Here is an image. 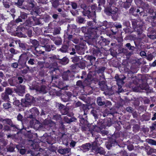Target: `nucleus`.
Instances as JSON below:
<instances>
[{
	"label": "nucleus",
	"instance_id": "obj_1",
	"mask_svg": "<svg viewBox=\"0 0 156 156\" xmlns=\"http://www.w3.org/2000/svg\"><path fill=\"white\" fill-rule=\"evenodd\" d=\"M94 142H92V152L99 153L100 154H105V152L103 148L98 147V146L100 145L102 143V141L101 138L98 137H95Z\"/></svg>",
	"mask_w": 156,
	"mask_h": 156
},
{
	"label": "nucleus",
	"instance_id": "obj_2",
	"mask_svg": "<svg viewBox=\"0 0 156 156\" xmlns=\"http://www.w3.org/2000/svg\"><path fill=\"white\" fill-rule=\"evenodd\" d=\"M105 127L106 125L104 124L99 122L98 124V126L91 125L89 129L91 131V133L93 136H94V133L93 131L101 133L103 136H104L108 133V131L102 129H103L105 128Z\"/></svg>",
	"mask_w": 156,
	"mask_h": 156
},
{
	"label": "nucleus",
	"instance_id": "obj_3",
	"mask_svg": "<svg viewBox=\"0 0 156 156\" xmlns=\"http://www.w3.org/2000/svg\"><path fill=\"white\" fill-rule=\"evenodd\" d=\"M123 41L122 38L121 37H118V42L119 43L118 44V47L119 48H118V51L119 52L118 54L122 53L124 54H126V55H131L133 54V51H129L127 49L123 48L122 43Z\"/></svg>",
	"mask_w": 156,
	"mask_h": 156
},
{
	"label": "nucleus",
	"instance_id": "obj_4",
	"mask_svg": "<svg viewBox=\"0 0 156 156\" xmlns=\"http://www.w3.org/2000/svg\"><path fill=\"white\" fill-rule=\"evenodd\" d=\"M96 7L94 5L86 8L83 12V14L85 16H87L88 18L89 17L93 16L95 15V9Z\"/></svg>",
	"mask_w": 156,
	"mask_h": 156
},
{
	"label": "nucleus",
	"instance_id": "obj_5",
	"mask_svg": "<svg viewBox=\"0 0 156 156\" xmlns=\"http://www.w3.org/2000/svg\"><path fill=\"white\" fill-rule=\"evenodd\" d=\"M33 97L30 96L28 94L26 95V99L25 101L24 100L22 101L23 105H25L26 107L29 106L31 105L32 102H33Z\"/></svg>",
	"mask_w": 156,
	"mask_h": 156
},
{
	"label": "nucleus",
	"instance_id": "obj_6",
	"mask_svg": "<svg viewBox=\"0 0 156 156\" xmlns=\"http://www.w3.org/2000/svg\"><path fill=\"white\" fill-rule=\"evenodd\" d=\"M139 22L136 20H133L132 21V23L133 27L135 31H136L138 35L142 33V30L140 28L139 29H138L137 27H138L137 23Z\"/></svg>",
	"mask_w": 156,
	"mask_h": 156
},
{
	"label": "nucleus",
	"instance_id": "obj_7",
	"mask_svg": "<svg viewBox=\"0 0 156 156\" xmlns=\"http://www.w3.org/2000/svg\"><path fill=\"white\" fill-rule=\"evenodd\" d=\"M126 77L123 76L122 77L118 76V86H119V88L120 87H121L122 85L124 84V82H123V80Z\"/></svg>",
	"mask_w": 156,
	"mask_h": 156
},
{
	"label": "nucleus",
	"instance_id": "obj_8",
	"mask_svg": "<svg viewBox=\"0 0 156 156\" xmlns=\"http://www.w3.org/2000/svg\"><path fill=\"white\" fill-rule=\"evenodd\" d=\"M36 90L39 91L40 93L45 94L48 90L47 88L44 86H42L41 87L38 88L36 89Z\"/></svg>",
	"mask_w": 156,
	"mask_h": 156
},
{
	"label": "nucleus",
	"instance_id": "obj_9",
	"mask_svg": "<svg viewBox=\"0 0 156 156\" xmlns=\"http://www.w3.org/2000/svg\"><path fill=\"white\" fill-rule=\"evenodd\" d=\"M70 151V149L68 148H60L59 149L58 151V152L62 154L68 153Z\"/></svg>",
	"mask_w": 156,
	"mask_h": 156
},
{
	"label": "nucleus",
	"instance_id": "obj_10",
	"mask_svg": "<svg viewBox=\"0 0 156 156\" xmlns=\"http://www.w3.org/2000/svg\"><path fill=\"white\" fill-rule=\"evenodd\" d=\"M119 5H120V6L121 7H123L125 8H127L129 7L130 5V4L129 2H119Z\"/></svg>",
	"mask_w": 156,
	"mask_h": 156
},
{
	"label": "nucleus",
	"instance_id": "obj_11",
	"mask_svg": "<svg viewBox=\"0 0 156 156\" xmlns=\"http://www.w3.org/2000/svg\"><path fill=\"white\" fill-rule=\"evenodd\" d=\"M116 8L115 7L114 5H112L110 7L109 12L112 14V17L115 16V15H116Z\"/></svg>",
	"mask_w": 156,
	"mask_h": 156
},
{
	"label": "nucleus",
	"instance_id": "obj_12",
	"mask_svg": "<svg viewBox=\"0 0 156 156\" xmlns=\"http://www.w3.org/2000/svg\"><path fill=\"white\" fill-rule=\"evenodd\" d=\"M30 111L33 116L37 115L39 114L38 111L36 108H32Z\"/></svg>",
	"mask_w": 156,
	"mask_h": 156
},
{
	"label": "nucleus",
	"instance_id": "obj_13",
	"mask_svg": "<svg viewBox=\"0 0 156 156\" xmlns=\"http://www.w3.org/2000/svg\"><path fill=\"white\" fill-rule=\"evenodd\" d=\"M82 147L84 151H89L90 148H92V143L91 144L90 143H87L83 145Z\"/></svg>",
	"mask_w": 156,
	"mask_h": 156
},
{
	"label": "nucleus",
	"instance_id": "obj_14",
	"mask_svg": "<svg viewBox=\"0 0 156 156\" xmlns=\"http://www.w3.org/2000/svg\"><path fill=\"white\" fill-rule=\"evenodd\" d=\"M139 87L141 89L146 90H148L149 88L148 85L146 83H142L140 85Z\"/></svg>",
	"mask_w": 156,
	"mask_h": 156
},
{
	"label": "nucleus",
	"instance_id": "obj_15",
	"mask_svg": "<svg viewBox=\"0 0 156 156\" xmlns=\"http://www.w3.org/2000/svg\"><path fill=\"white\" fill-rule=\"evenodd\" d=\"M146 141L152 145L156 146V141L154 140L151 139H148L146 140Z\"/></svg>",
	"mask_w": 156,
	"mask_h": 156
},
{
	"label": "nucleus",
	"instance_id": "obj_16",
	"mask_svg": "<svg viewBox=\"0 0 156 156\" xmlns=\"http://www.w3.org/2000/svg\"><path fill=\"white\" fill-rule=\"evenodd\" d=\"M151 21L152 22L156 23V12H154L152 16H150Z\"/></svg>",
	"mask_w": 156,
	"mask_h": 156
},
{
	"label": "nucleus",
	"instance_id": "obj_17",
	"mask_svg": "<svg viewBox=\"0 0 156 156\" xmlns=\"http://www.w3.org/2000/svg\"><path fill=\"white\" fill-rule=\"evenodd\" d=\"M97 102L98 105H102L105 104L104 101H101V99L100 97H98L97 99Z\"/></svg>",
	"mask_w": 156,
	"mask_h": 156
},
{
	"label": "nucleus",
	"instance_id": "obj_18",
	"mask_svg": "<svg viewBox=\"0 0 156 156\" xmlns=\"http://www.w3.org/2000/svg\"><path fill=\"white\" fill-rule=\"evenodd\" d=\"M88 31L89 32H90L91 34H97L98 31L97 29H94V28L88 29Z\"/></svg>",
	"mask_w": 156,
	"mask_h": 156
},
{
	"label": "nucleus",
	"instance_id": "obj_19",
	"mask_svg": "<svg viewBox=\"0 0 156 156\" xmlns=\"http://www.w3.org/2000/svg\"><path fill=\"white\" fill-rule=\"evenodd\" d=\"M147 59L149 61H151L152 60L154 57V56L153 55L151 54H147V55L146 56Z\"/></svg>",
	"mask_w": 156,
	"mask_h": 156
},
{
	"label": "nucleus",
	"instance_id": "obj_20",
	"mask_svg": "<svg viewBox=\"0 0 156 156\" xmlns=\"http://www.w3.org/2000/svg\"><path fill=\"white\" fill-rule=\"evenodd\" d=\"M153 153H156V149L151 148L147 152L148 154H151Z\"/></svg>",
	"mask_w": 156,
	"mask_h": 156
},
{
	"label": "nucleus",
	"instance_id": "obj_21",
	"mask_svg": "<svg viewBox=\"0 0 156 156\" xmlns=\"http://www.w3.org/2000/svg\"><path fill=\"white\" fill-rule=\"evenodd\" d=\"M77 21L80 23H83L85 20L83 18H82L81 17H79L77 18Z\"/></svg>",
	"mask_w": 156,
	"mask_h": 156
},
{
	"label": "nucleus",
	"instance_id": "obj_22",
	"mask_svg": "<svg viewBox=\"0 0 156 156\" xmlns=\"http://www.w3.org/2000/svg\"><path fill=\"white\" fill-rule=\"evenodd\" d=\"M3 106L4 108L5 109H9L11 107V104L9 103H4L3 104Z\"/></svg>",
	"mask_w": 156,
	"mask_h": 156
},
{
	"label": "nucleus",
	"instance_id": "obj_23",
	"mask_svg": "<svg viewBox=\"0 0 156 156\" xmlns=\"http://www.w3.org/2000/svg\"><path fill=\"white\" fill-rule=\"evenodd\" d=\"M7 94H3L2 95V98L5 100H7L8 101L9 97L8 95H7Z\"/></svg>",
	"mask_w": 156,
	"mask_h": 156
},
{
	"label": "nucleus",
	"instance_id": "obj_24",
	"mask_svg": "<svg viewBox=\"0 0 156 156\" xmlns=\"http://www.w3.org/2000/svg\"><path fill=\"white\" fill-rule=\"evenodd\" d=\"M3 121L9 125L12 126V123L11 120L9 119H6L3 120Z\"/></svg>",
	"mask_w": 156,
	"mask_h": 156
},
{
	"label": "nucleus",
	"instance_id": "obj_25",
	"mask_svg": "<svg viewBox=\"0 0 156 156\" xmlns=\"http://www.w3.org/2000/svg\"><path fill=\"white\" fill-rule=\"evenodd\" d=\"M119 154L121 156H128V154L126 152L124 151H122L120 152Z\"/></svg>",
	"mask_w": 156,
	"mask_h": 156
},
{
	"label": "nucleus",
	"instance_id": "obj_26",
	"mask_svg": "<svg viewBox=\"0 0 156 156\" xmlns=\"http://www.w3.org/2000/svg\"><path fill=\"white\" fill-rule=\"evenodd\" d=\"M53 119L56 120H60L61 119V115H56L53 116Z\"/></svg>",
	"mask_w": 156,
	"mask_h": 156
},
{
	"label": "nucleus",
	"instance_id": "obj_27",
	"mask_svg": "<svg viewBox=\"0 0 156 156\" xmlns=\"http://www.w3.org/2000/svg\"><path fill=\"white\" fill-rule=\"evenodd\" d=\"M5 92L7 94H12V91L11 89L9 88H7L5 89Z\"/></svg>",
	"mask_w": 156,
	"mask_h": 156
},
{
	"label": "nucleus",
	"instance_id": "obj_28",
	"mask_svg": "<svg viewBox=\"0 0 156 156\" xmlns=\"http://www.w3.org/2000/svg\"><path fill=\"white\" fill-rule=\"evenodd\" d=\"M20 17L22 19H25L27 17V14L24 12H21V13Z\"/></svg>",
	"mask_w": 156,
	"mask_h": 156
},
{
	"label": "nucleus",
	"instance_id": "obj_29",
	"mask_svg": "<svg viewBox=\"0 0 156 156\" xmlns=\"http://www.w3.org/2000/svg\"><path fill=\"white\" fill-rule=\"evenodd\" d=\"M13 100L15 101L13 102V105H20V101L18 100H16L15 98H14L13 99Z\"/></svg>",
	"mask_w": 156,
	"mask_h": 156
},
{
	"label": "nucleus",
	"instance_id": "obj_30",
	"mask_svg": "<svg viewBox=\"0 0 156 156\" xmlns=\"http://www.w3.org/2000/svg\"><path fill=\"white\" fill-rule=\"evenodd\" d=\"M62 78L64 80H67L68 79V76L67 73H64L62 75Z\"/></svg>",
	"mask_w": 156,
	"mask_h": 156
},
{
	"label": "nucleus",
	"instance_id": "obj_31",
	"mask_svg": "<svg viewBox=\"0 0 156 156\" xmlns=\"http://www.w3.org/2000/svg\"><path fill=\"white\" fill-rule=\"evenodd\" d=\"M126 110L127 112H130V113H133V108L130 107H128L126 108Z\"/></svg>",
	"mask_w": 156,
	"mask_h": 156
},
{
	"label": "nucleus",
	"instance_id": "obj_32",
	"mask_svg": "<svg viewBox=\"0 0 156 156\" xmlns=\"http://www.w3.org/2000/svg\"><path fill=\"white\" fill-rule=\"evenodd\" d=\"M62 61L63 62V64H66L68 62L69 60L67 58L65 57L63 58Z\"/></svg>",
	"mask_w": 156,
	"mask_h": 156
},
{
	"label": "nucleus",
	"instance_id": "obj_33",
	"mask_svg": "<svg viewBox=\"0 0 156 156\" xmlns=\"http://www.w3.org/2000/svg\"><path fill=\"white\" fill-rule=\"evenodd\" d=\"M41 47L42 48H45L46 50V51H50L51 50L50 47L48 45H47L45 46V47H43L42 46V47Z\"/></svg>",
	"mask_w": 156,
	"mask_h": 156
},
{
	"label": "nucleus",
	"instance_id": "obj_34",
	"mask_svg": "<svg viewBox=\"0 0 156 156\" xmlns=\"http://www.w3.org/2000/svg\"><path fill=\"white\" fill-rule=\"evenodd\" d=\"M134 146L132 144L127 146V148L129 151H131L134 149Z\"/></svg>",
	"mask_w": 156,
	"mask_h": 156
},
{
	"label": "nucleus",
	"instance_id": "obj_35",
	"mask_svg": "<svg viewBox=\"0 0 156 156\" xmlns=\"http://www.w3.org/2000/svg\"><path fill=\"white\" fill-rule=\"evenodd\" d=\"M91 113L93 114L94 116L96 118L97 117V115L96 114V111L95 110H93L91 112Z\"/></svg>",
	"mask_w": 156,
	"mask_h": 156
},
{
	"label": "nucleus",
	"instance_id": "obj_36",
	"mask_svg": "<svg viewBox=\"0 0 156 156\" xmlns=\"http://www.w3.org/2000/svg\"><path fill=\"white\" fill-rule=\"evenodd\" d=\"M72 6L73 9H75L77 8V5L76 3L74 2H72Z\"/></svg>",
	"mask_w": 156,
	"mask_h": 156
},
{
	"label": "nucleus",
	"instance_id": "obj_37",
	"mask_svg": "<svg viewBox=\"0 0 156 156\" xmlns=\"http://www.w3.org/2000/svg\"><path fill=\"white\" fill-rule=\"evenodd\" d=\"M28 63L31 65L34 64V60L33 59H30L28 61Z\"/></svg>",
	"mask_w": 156,
	"mask_h": 156
},
{
	"label": "nucleus",
	"instance_id": "obj_38",
	"mask_svg": "<svg viewBox=\"0 0 156 156\" xmlns=\"http://www.w3.org/2000/svg\"><path fill=\"white\" fill-rule=\"evenodd\" d=\"M14 149L13 147L10 146L8 148L7 150L9 151L12 152L14 151Z\"/></svg>",
	"mask_w": 156,
	"mask_h": 156
},
{
	"label": "nucleus",
	"instance_id": "obj_39",
	"mask_svg": "<svg viewBox=\"0 0 156 156\" xmlns=\"http://www.w3.org/2000/svg\"><path fill=\"white\" fill-rule=\"evenodd\" d=\"M106 146L107 148L109 149H110L111 147L112 146V143L110 144H109L108 143L106 144Z\"/></svg>",
	"mask_w": 156,
	"mask_h": 156
},
{
	"label": "nucleus",
	"instance_id": "obj_40",
	"mask_svg": "<svg viewBox=\"0 0 156 156\" xmlns=\"http://www.w3.org/2000/svg\"><path fill=\"white\" fill-rule=\"evenodd\" d=\"M26 152V150L24 149H21L20 150V153L22 154H25Z\"/></svg>",
	"mask_w": 156,
	"mask_h": 156
},
{
	"label": "nucleus",
	"instance_id": "obj_41",
	"mask_svg": "<svg viewBox=\"0 0 156 156\" xmlns=\"http://www.w3.org/2000/svg\"><path fill=\"white\" fill-rule=\"evenodd\" d=\"M18 81L20 83H21L23 82V78L22 77H19L18 78Z\"/></svg>",
	"mask_w": 156,
	"mask_h": 156
},
{
	"label": "nucleus",
	"instance_id": "obj_42",
	"mask_svg": "<svg viewBox=\"0 0 156 156\" xmlns=\"http://www.w3.org/2000/svg\"><path fill=\"white\" fill-rule=\"evenodd\" d=\"M17 118L18 120L21 121L23 118V116L20 114H19L17 116Z\"/></svg>",
	"mask_w": 156,
	"mask_h": 156
},
{
	"label": "nucleus",
	"instance_id": "obj_43",
	"mask_svg": "<svg viewBox=\"0 0 156 156\" xmlns=\"http://www.w3.org/2000/svg\"><path fill=\"white\" fill-rule=\"evenodd\" d=\"M150 66L152 67H155L156 66V60L151 64H150Z\"/></svg>",
	"mask_w": 156,
	"mask_h": 156
},
{
	"label": "nucleus",
	"instance_id": "obj_44",
	"mask_svg": "<svg viewBox=\"0 0 156 156\" xmlns=\"http://www.w3.org/2000/svg\"><path fill=\"white\" fill-rule=\"evenodd\" d=\"M143 4V6L144 7V8H146V9H147V8H149V5L147 4V3H144V2H142V4Z\"/></svg>",
	"mask_w": 156,
	"mask_h": 156
},
{
	"label": "nucleus",
	"instance_id": "obj_45",
	"mask_svg": "<svg viewBox=\"0 0 156 156\" xmlns=\"http://www.w3.org/2000/svg\"><path fill=\"white\" fill-rule=\"evenodd\" d=\"M149 37L151 39H154L156 38V35H149Z\"/></svg>",
	"mask_w": 156,
	"mask_h": 156
},
{
	"label": "nucleus",
	"instance_id": "obj_46",
	"mask_svg": "<svg viewBox=\"0 0 156 156\" xmlns=\"http://www.w3.org/2000/svg\"><path fill=\"white\" fill-rule=\"evenodd\" d=\"M12 66L13 68H16L18 66V64L16 62L12 64Z\"/></svg>",
	"mask_w": 156,
	"mask_h": 156
},
{
	"label": "nucleus",
	"instance_id": "obj_47",
	"mask_svg": "<svg viewBox=\"0 0 156 156\" xmlns=\"http://www.w3.org/2000/svg\"><path fill=\"white\" fill-rule=\"evenodd\" d=\"M136 10V9H135L133 7H131L130 9V13H134L135 12Z\"/></svg>",
	"mask_w": 156,
	"mask_h": 156
},
{
	"label": "nucleus",
	"instance_id": "obj_48",
	"mask_svg": "<svg viewBox=\"0 0 156 156\" xmlns=\"http://www.w3.org/2000/svg\"><path fill=\"white\" fill-rule=\"evenodd\" d=\"M23 0H18V4L19 5H21L23 2Z\"/></svg>",
	"mask_w": 156,
	"mask_h": 156
},
{
	"label": "nucleus",
	"instance_id": "obj_49",
	"mask_svg": "<svg viewBox=\"0 0 156 156\" xmlns=\"http://www.w3.org/2000/svg\"><path fill=\"white\" fill-rule=\"evenodd\" d=\"M133 128L135 129L136 130H138L139 129V126L138 125L136 124L133 126Z\"/></svg>",
	"mask_w": 156,
	"mask_h": 156
},
{
	"label": "nucleus",
	"instance_id": "obj_50",
	"mask_svg": "<svg viewBox=\"0 0 156 156\" xmlns=\"http://www.w3.org/2000/svg\"><path fill=\"white\" fill-rule=\"evenodd\" d=\"M115 136V135H113L112 137V138L113 140L112 141V143L114 142H115L116 141V137Z\"/></svg>",
	"mask_w": 156,
	"mask_h": 156
},
{
	"label": "nucleus",
	"instance_id": "obj_51",
	"mask_svg": "<svg viewBox=\"0 0 156 156\" xmlns=\"http://www.w3.org/2000/svg\"><path fill=\"white\" fill-rule=\"evenodd\" d=\"M135 48V47L134 46H132L131 45V46L129 47L128 48L129 50L133 51L134 50V49Z\"/></svg>",
	"mask_w": 156,
	"mask_h": 156
},
{
	"label": "nucleus",
	"instance_id": "obj_52",
	"mask_svg": "<svg viewBox=\"0 0 156 156\" xmlns=\"http://www.w3.org/2000/svg\"><path fill=\"white\" fill-rule=\"evenodd\" d=\"M146 53L144 51H142L140 52V55L141 56H146Z\"/></svg>",
	"mask_w": 156,
	"mask_h": 156
},
{
	"label": "nucleus",
	"instance_id": "obj_53",
	"mask_svg": "<svg viewBox=\"0 0 156 156\" xmlns=\"http://www.w3.org/2000/svg\"><path fill=\"white\" fill-rule=\"evenodd\" d=\"M76 85L79 86L82 85V82L80 80L78 81L76 83Z\"/></svg>",
	"mask_w": 156,
	"mask_h": 156
},
{
	"label": "nucleus",
	"instance_id": "obj_54",
	"mask_svg": "<svg viewBox=\"0 0 156 156\" xmlns=\"http://www.w3.org/2000/svg\"><path fill=\"white\" fill-rule=\"evenodd\" d=\"M153 117L152 118V120H154L156 119V112H155L153 115Z\"/></svg>",
	"mask_w": 156,
	"mask_h": 156
},
{
	"label": "nucleus",
	"instance_id": "obj_55",
	"mask_svg": "<svg viewBox=\"0 0 156 156\" xmlns=\"http://www.w3.org/2000/svg\"><path fill=\"white\" fill-rule=\"evenodd\" d=\"M4 5L5 8H8L9 7V5L7 3L5 2L4 3Z\"/></svg>",
	"mask_w": 156,
	"mask_h": 156
},
{
	"label": "nucleus",
	"instance_id": "obj_56",
	"mask_svg": "<svg viewBox=\"0 0 156 156\" xmlns=\"http://www.w3.org/2000/svg\"><path fill=\"white\" fill-rule=\"evenodd\" d=\"M28 36L29 37H31V36L32 35V33L31 31V30L28 31Z\"/></svg>",
	"mask_w": 156,
	"mask_h": 156
},
{
	"label": "nucleus",
	"instance_id": "obj_57",
	"mask_svg": "<svg viewBox=\"0 0 156 156\" xmlns=\"http://www.w3.org/2000/svg\"><path fill=\"white\" fill-rule=\"evenodd\" d=\"M8 85V83L6 82H3L2 83V85L4 87H6Z\"/></svg>",
	"mask_w": 156,
	"mask_h": 156
},
{
	"label": "nucleus",
	"instance_id": "obj_58",
	"mask_svg": "<svg viewBox=\"0 0 156 156\" xmlns=\"http://www.w3.org/2000/svg\"><path fill=\"white\" fill-rule=\"evenodd\" d=\"M150 101L149 99H148L145 100L144 101V103H145L147 104H149L150 103Z\"/></svg>",
	"mask_w": 156,
	"mask_h": 156
},
{
	"label": "nucleus",
	"instance_id": "obj_59",
	"mask_svg": "<svg viewBox=\"0 0 156 156\" xmlns=\"http://www.w3.org/2000/svg\"><path fill=\"white\" fill-rule=\"evenodd\" d=\"M133 114V116L134 117H136L137 116V114L136 112H134L132 113Z\"/></svg>",
	"mask_w": 156,
	"mask_h": 156
},
{
	"label": "nucleus",
	"instance_id": "obj_60",
	"mask_svg": "<svg viewBox=\"0 0 156 156\" xmlns=\"http://www.w3.org/2000/svg\"><path fill=\"white\" fill-rule=\"evenodd\" d=\"M22 21V20L20 17H19L16 20V23H19V22H21Z\"/></svg>",
	"mask_w": 156,
	"mask_h": 156
},
{
	"label": "nucleus",
	"instance_id": "obj_61",
	"mask_svg": "<svg viewBox=\"0 0 156 156\" xmlns=\"http://www.w3.org/2000/svg\"><path fill=\"white\" fill-rule=\"evenodd\" d=\"M131 87H132V88L133 89V90L136 91H137L138 90L137 87H134L133 86H131Z\"/></svg>",
	"mask_w": 156,
	"mask_h": 156
},
{
	"label": "nucleus",
	"instance_id": "obj_62",
	"mask_svg": "<svg viewBox=\"0 0 156 156\" xmlns=\"http://www.w3.org/2000/svg\"><path fill=\"white\" fill-rule=\"evenodd\" d=\"M31 22L32 21H30V20L29 21H27L26 22L27 23V25L29 26H31Z\"/></svg>",
	"mask_w": 156,
	"mask_h": 156
},
{
	"label": "nucleus",
	"instance_id": "obj_63",
	"mask_svg": "<svg viewBox=\"0 0 156 156\" xmlns=\"http://www.w3.org/2000/svg\"><path fill=\"white\" fill-rule=\"evenodd\" d=\"M150 128L152 130H155L156 129V127L154 125H152V126H150Z\"/></svg>",
	"mask_w": 156,
	"mask_h": 156
},
{
	"label": "nucleus",
	"instance_id": "obj_64",
	"mask_svg": "<svg viewBox=\"0 0 156 156\" xmlns=\"http://www.w3.org/2000/svg\"><path fill=\"white\" fill-rule=\"evenodd\" d=\"M10 51L12 53H14L15 52V49L13 48H11L10 49Z\"/></svg>",
	"mask_w": 156,
	"mask_h": 156
}]
</instances>
